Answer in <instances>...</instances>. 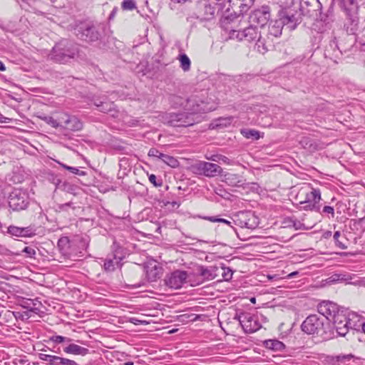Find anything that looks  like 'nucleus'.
Instances as JSON below:
<instances>
[{
  "label": "nucleus",
  "mask_w": 365,
  "mask_h": 365,
  "mask_svg": "<svg viewBox=\"0 0 365 365\" xmlns=\"http://www.w3.org/2000/svg\"><path fill=\"white\" fill-rule=\"evenodd\" d=\"M170 101L173 103V106L177 107L178 106H183L184 102L186 104L184 106L187 113H163L161 116V120L166 124H168L173 127H187L192 125L195 123L193 114L200 112L203 108H200L199 105L194 106V101L192 99H187L185 101L180 96H170Z\"/></svg>",
  "instance_id": "1"
},
{
  "label": "nucleus",
  "mask_w": 365,
  "mask_h": 365,
  "mask_svg": "<svg viewBox=\"0 0 365 365\" xmlns=\"http://www.w3.org/2000/svg\"><path fill=\"white\" fill-rule=\"evenodd\" d=\"M232 38L247 42L257 41L255 48L262 54L272 48V41H266V38L262 36V31H258L257 26L252 24L249 26L240 27L237 31L232 33Z\"/></svg>",
  "instance_id": "2"
},
{
  "label": "nucleus",
  "mask_w": 365,
  "mask_h": 365,
  "mask_svg": "<svg viewBox=\"0 0 365 365\" xmlns=\"http://www.w3.org/2000/svg\"><path fill=\"white\" fill-rule=\"evenodd\" d=\"M303 332L307 334L320 336L324 340L331 338L334 335L331 327L327 319L317 314L307 317L301 325Z\"/></svg>",
  "instance_id": "3"
},
{
  "label": "nucleus",
  "mask_w": 365,
  "mask_h": 365,
  "mask_svg": "<svg viewBox=\"0 0 365 365\" xmlns=\"http://www.w3.org/2000/svg\"><path fill=\"white\" fill-rule=\"evenodd\" d=\"M78 54V48L76 44L61 41L53 46L49 57L57 63H66L74 59Z\"/></svg>",
  "instance_id": "4"
},
{
  "label": "nucleus",
  "mask_w": 365,
  "mask_h": 365,
  "mask_svg": "<svg viewBox=\"0 0 365 365\" xmlns=\"http://www.w3.org/2000/svg\"><path fill=\"white\" fill-rule=\"evenodd\" d=\"M346 16L344 27L354 33L359 27V5L356 0H334Z\"/></svg>",
  "instance_id": "5"
},
{
  "label": "nucleus",
  "mask_w": 365,
  "mask_h": 365,
  "mask_svg": "<svg viewBox=\"0 0 365 365\" xmlns=\"http://www.w3.org/2000/svg\"><path fill=\"white\" fill-rule=\"evenodd\" d=\"M231 11L228 9L222 16L220 19L221 27L229 33L230 38H232V33L237 31L240 27L246 26L247 21L243 19L241 15H237V10L232 9Z\"/></svg>",
  "instance_id": "6"
},
{
  "label": "nucleus",
  "mask_w": 365,
  "mask_h": 365,
  "mask_svg": "<svg viewBox=\"0 0 365 365\" xmlns=\"http://www.w3.org/2000/svg\"><path fill=\"white\" fill-rule=\"evenodd\" d=\"M285 29L292 31L297 28L302 21V13L299 6H290V8L281 9L279 11V19Z\"/></svg>",
  "instance_id": "7"
},
{
  "label": "nucleus",
  "mask_w": 365,
  "mask_h": 365,
  "mask_svg": "<svg viewBox=\"0 0 365 365\" xmlns=\"http://www.w3.org/2000/svg\"><path fill=\"white\" fill-rule=\"evenodd\" d=\"M9 207L14 211L26 210L30 202L29 196L26 190L15 188L8 197Z\"/></svg>",
  "instance_id": "8"
},
{
  "label": "nucleus",
  "mask_w": 365,
  "mask_h": 365,
  "mask_svg": "<svg viewBox=\"0 0 365 365\" xmlns=\"http://www.w3.org/2000/svg\"><path fill=\"white\" fill-rule=\"evenodd\" d=\"M76 36L82 41L92 43L100 38V33L92 24L89 22H80L74 28Z\"/></svg>",
  "instance_id": "9"
},
{
  "label": "nucleus",
  "mask_w": 365,
  "mask_h": 365,
  "mask_svg": "<svg viewBox=\"0 0 365 365\" xmlns=\"http://www.w3.org/2000/svg\"><path fill=\"white\" fill-rule=\"evenodd\" d=\"M242 329L247 333H252L261 328L258 317L249 312H242L237 315Z\"/></svg>",
  "instance_id": "10"
},
{
  "label": "nucleus",
  "mask_w": 365,
  "mask_h": 365,
  "mask_svg": "<svg viewBox=\"0 0 365 365\" xmlns=\"http://www.w3.org/2000/svg\"><path fill=\"white\" fill-rule=\"evenodd\" d=\"M270 18V10L269 6H262L260 9L253 11L249 17V23L250 24L257 26H259L260 29L265 31L264 26L267 24Z\"/></svg>",
  "instance_id": "11"
},
{
  "label": "nucleus",
  "mask_w": 365,
  "mask_h": 365,
  "mask_svg": "<svg viewBox=\"0 0 365 365\" xmlns=\"http://www.w3.org/2000/svg\"><path fill=\"white\" fill-rule=\"evenodd\" d=\"M187 277V272L178 269L168 274L165 282L170 288L178 289L186 283Z\"/></svg>",
  "instance_id": "12"
},
{
  "label": "nucleus",
  "mask_w": 365,
  "mask_h": 365,
  "mask_svg": "<svg viewBox=\"0 0 365 365\" xmlns=\"http://www.w3.org/2000/svg\"><path fill=\"white\" fill-rule=\"evenodd\" d=\"M356 31H355L354 33H351L347 30L346 33L339 30L336 31L337 33V38L340 46L339 48L342 55L344 53H346L348 51H350L352 49L354 44L356 41V38L354 36Z\"/></svg>",
  "instance_id": "13"
},
{
  "label": "nucleus",
  "mask_w": 365,
  "mask_h": 365,
  "mask_svg": "<svg viewBox=\"0 0 365 365\" xmlns=\"http://www.w3.org/2000/svg\"><path fill=\"white\" fill-rule=\"evenodd\" d=\"M332 322L337 334L341 336H344L352 328L351 319L343 312L336 314Z\"/></svg>",
  "instance_id": "14"
},
{
  "label": "nucleus",
  "mask_w": 365,
  "mask_h": 365,
  "mask_svg": "<svg viewBox=\"0 0 365 365\" xmlns=\"http://www.w3.org/2000/svg\"><path fill=\"white\" fill-rule=\"evenodd\" d=\"M339 47L340 46L337 38V33L336 31H333L331 39L329 41V44L326 46L324 50L325 56L333 60L334 62H337L342 56Z\"/></svg>",
  "instance_id": "15"
},
{
  "label": "nucleus",
  "mask_w": 365,
  "mask_h": 365,
  "mask_svg": "<svg viewBox=\"0 0 365 365\" xmlns=\"http://www.w3.org/2000/svg\"><path fill=\"white\" fill-rule=\"evenodd\" d=\"M235 224L241 227L254 229L257 225V218L251 212H240L235 215Z\"/></svg>",
  "instance_id": "16"
},
{
  "label": "nucleus",
  "mask_w": 365,
  "mask_h": 365,
  "mask_svg": "<svg viewBox=\"0 0 365 365\" xmlns=\"http://www.w3.org/2000/svg\"><path fill=\"white\" fill-rule=\"evenodd\" d=\"M318 312L321 314L320 316L327 319L329 323L335 318L336 314L341 313L337 304L329 301L321 302L318 306Z\"/></svg>",
  "instance_id": "17"
},
{
  "label": "nucleus",
  "mask_w": 365,
  "mask_h": 365,
  "mask_svg": "<svg viewBox=\"0 0 365 365\" xmlns=\"http://www.w3.org/2000/svg\"><path fill=\"white\" fill-rule=\"evenodd\" d=\"M68 115V113L66 112H56L53 113L52 115H44L43 117H41V118L47 124L50 125L53 128H62L63 125V122L65 121V119Z\"/></svg>",
  "instance_id": "18"
},
{
  "label": "nucleus",
  "mask_w": 365,
  "mask_h": 365,
  "mask_svg": "<svg viewBox=\"0 0 365 365\" xmlns=\"http://www.w3.org/2000/svg\"><path fill=\"white\" fill-rule=\"evenodd\" d=\"M284 26L279 19L272 21L268 27L267 32L266 33V41H272V47L273 46L274 38L279 37Z\"/></svg>",
  "instance_id": "19"
},
{
  "label": "nucleus",
  "mask_w": 365,
  "mask_h": 365,
  "mask_svg": "<svg viewBox=\"0 0 365 365\" xmlns=\"http://www.w3.org/2000/svg\"><path fill=\"white\" fill-rule=\"evenodd\" d=\"M7 232L16 237H31L35 235V230L31 227H19L10 225L7 228Z\"/></svg>",
  "instance_id": "20"
},
{
  "label": "nucleus",
  "mask_w": 365,
  "mask_h": 365,
  "mask_svg": "<svg viewBox=\"0 0 365 365\" xmlns=\"http://www.w3.org/2000/svg\"><path fill=\"white\" fill-rule=\"evenodd\" d=\"M198 9L200 14L204 19H211L215 15V7L207 1L200 2L198 5Z\"/></svg>",
  "instance_id": "21"
},
{
  "label": "nucleus",
  "mask_w": 365,
  "mask_h": 365,
  "mask_svg": "<svg viewBox=\"0 0 365 365\" xmlns=\"http://www.w3.org/2000/svg\"><path fill=\"white\" fill-rule=\"evenodd\" d=\"M203 175L207 178H213L220 175L222 169L217 164L203 161Z\"/></svg>",
  "instance_id": "22"
},
{
  "label": "nucleus",
  "mask_w": 365,
  "mask_h": 365,
  "mask_svg": "<svg viewBox=\"0 0 365 365\" xmlns=\"http://www.w3.org/2000/svg\"><path fill=\"white\" fill-rule=\"evenodd\" d=\"M122 259L123 258L121 257L117 256L116 255L109 256L103 260V269L106 272L114 271L117 267H121L120 262Z\"/></svg>",
  "instance_id": "23"
},
{
  "label": "nucleus",
  "mask_w": 365,
  "mask_h": 365,
  "mask_svg": "<svg viewBox=\"0 0 365 365\" xmlns=\"http://www.w3.org/2000/svg\"><path fill=\"white\" fill-rule=\"evenodd\" d=\"M255 0H229L232 9L237 10L240 14L247 12L252 6Z\"/></svg>",
  "instance_id": "24"
},
{
  "label": "nucleus",
  "mask_w": 365,
  "mask_h": 365,
  "mask_svg": "<svg viewBox=\"0 0 365 365\" xmlns=\"http://www.w3.org/2000/svg\"><path fill=\"white\" fill-rule=\"evenodd\" d=\"M198 273L205 280H212L218 277L217 267H200L198 269Z\"/></svg>",
  "instance_id": "25"
},
{
  "label": "nucleus",
  "mask_w": 365,
  "mask_h": 365,
  "mask_svg": "<svg viewBox=\"0 0 365 365\" xmlns=\"http://www.w3.org/2000/svg\"><path fill=\"white\" fill-rule=\"evenodd\" d=\"M63 351L66 354L81 356H86L89 352V350L87 348L81 346L76 344H70L63 349Z\"/></svg>",
  "instance_id": "26"
},
{
  "label": "nucleus",
  "mask_w": 365,
  "mask_h": 365,
  "mask_svg": "<svg viewBox=\"0 0 365 365\" xmlns=\"http://www.w3.org/2000/svg\"><path fill=\"white\" fill-rule=\"evenodd\" d=\"M304 194L305 195L304 202L319 205L321 200V192L319 190L312 188L311 191L306 192Z\"/></svg>",
  "instance_id": "27"
},
{
  "label": "nucleus",
  "mask_w": 365,
  "mask_h": 365,
  "mask_svg": "<svg viewBox=\"0 0 365 365\" xmlns=\"http://www.w3.org/2000/svg\"><path fill=\"white\" fill-rule=\"evenodd\" d=\"M225 182L233 187H240L243 185V180L242 177L237 174L227 173L225 175Z\"/></svg>",
  "instance_id": "28"
},
{
  "label": "nucleus",
  "mask_w": 365,
  "mask_h": 365,
  "mask_svg": "<svg viewBox=\"0 0 365 365\" xmlns=\"http://www.w3.org/2000/svg\"><path fill=\"white\" fill-rule=\"evenodd\" d=\"M321 6L319 0H300V6L304 9H307V12L315 11Z\"/></svg>",
  "instance_id": "29"
},
{
  "label": "nucleus",
  "mask_w": 365,
  "mask_h": 365,
  "mask_svg": "<svg viewBox=\"0 0 365 365\" xmlns=\"http://www.w3.org/2000/svg\"><path fill=\"white\" fill-rule=\"evenodd\" d=\"M264 344L267 349L273 351H282L284 349V344L277 339H268L264 341Z\"/></svg>",
  "instance_id": "30"
},
{
  "label": "nucleus",
  "mask_w": 365,
  "mask_h": 365,
  "mask_svg": "<svg viewBox=\"0 0 365 365\" xmlns=\"http://www.w3.org/2000/svg\"><path fill=\"white\" fill-rule=\"evenodd\" d=\"M83 128L82 122L75 115H73L65 130L79 131Z\"/></svg>",
  "instance_id": "31"
},
{
  "label": "nucleus",
  "mask_w": 365,
  "mask_h": 365,
  "mask_svg": "<svg viewBox=\"0 0 365 365\" xmlns=\"http://www.w3.org/2000/svg\"><path fill=\"white\" fill-rule=\"evenodd\" d=\"M99 110L103 113H109L110 115L113 117L115 116L118 113V111L115 110V106L113 102L107 101L106 100L101 106Z\"/></svg>",
  "instance_id": "32"
},
{
  "label": "nucleus",
  "mask_w": 365,
  "mask_h": 365,
  "mask_svg": "<svg viewBox=\"0 0 365 365\" xmlns=\"http://www.w3.org/2000/svg\"><path fill=\"white\" fill-rule=\"evenodd\" d=\"M58 247L64 255H68L70 248V240L68 237H62L58 241Z\"/></svg>",
  "instance_id": "33"
},
{
  "label": "nucleus",
  "mask_w": 365,
  "mask_h": 365,
  "mask_svg": "<svg viewBox=\"0 0 365 365\" xmlns=\"http://www.w3.org/2000/svg\"><path fill=\"white\" fill-rule=\"evenodd\" d=\"M205 158L210 161L223 163L227 165H231L232 163V161L227 157L220 154H215L210 155H206Z\"/></svg>",
  "instance_id": "34"
},
{
  "label": "nucleus",
  "mask_w": 365,
  "mask_h": 365,
  "mask_svg": "<svg viewBox=\"0 0 365 365\" xmlns=\"http://www.w3.org/2000/svg\"><path fill=\"white\" fill-rule=\"evenodd\" d=\"M241 134L247 139L258 140L262 136L258 130L254 129H242L240 130Z\"/></svg>",
  "instance_id": "35"
},
{
  "label": "nucleus",
  "mask_w": 365,
  "mask_h": 365,
  "mask_svg": "<svg viewBox=\"0 0 365 365\" xmlns=\"http://www.w3.org/2000/svg\"><path fill=\"white\" fill-rule=\"evenodd\" d=\"M38 358L41 361H44L48 362L51 365H58L59 356L45 354H39Z\"/></svg>",
  "instance_id": "36"
},
{
  "label": "nucleus",
  "mask_w": 365,
  "mask_h": 365,
  "mask_svg": "<svg viewBox=\"0 0 365 365\" xmlns=\"http://www.w3.org/2000/svg\"><path fill=\"white\" fill-rule=\"evenodd\" d=\"M161 160L173 168H178L180 165L179 161L175 158L164 153L161 155Z\"/></svg>",
  "instance_id": "37"
},
{
  "label": "nucleus",
  "mask_w": 365,
  "mask_h": 365,
  "mask_svg": "<svg viewBox=\"0 0 365 365\" xmlns=\"http://www.w3.org/2000/svg\"><path fill=\"white\" fill-rule=\"evenodd\" d=\"M217 273L218 276L220 274L222 277V279L225 281H228L232 277V271L229 267H225L222 266L220 267H217Z\"/></svg>",
  "instance_id": "38"
},
{
  "label": "nucleus",
  "mask_w": 365,
  "mask_h": 365,
  "mask_svg": "<svg viewBox=\"0 0 365 365\" xmlns=\"http://www.w3.org/2000/svg\"><path fill=\"white\" fill-rule=\"evenodd\" d=\"M160 269L156 265H155L153 268L148 269L146 271L148 279L151 282L156 281V279L160 277Z\"/></svg>",
  "instance_id": "39"
},
{
  "label": "nucleus",
  "mask_w": 365,
  "mask_h": 365,
  "mask_svg": "<svg viewBox=\"0 0 365 365\" xmlns=\"http://www.w3.org/2000/svg\"><path fill=\"white\" fill-rule=\"evenodd\" d=\"M203 161H197L190 166V170L195 175H203Z\"/></svg>",
  "instance_id": "40"
},
{
  "label": "nucleus",
  "mask_w": 365,
  "mask_h": 365,
  "mask_svg": "<svg viewBox=\"0 0 365 365\" xmlns=\"http://www.w3.org/2000/svg\"><path fill=\"white\" fill-rule=\"evenodd\" d=\"M179 61L182 69L184 71H188L190 68V60L188 56L185 53L180 54L179 56Z\"/></svg>",
  "instance_id": "41"
},
{
  "label": "nucleus",
  "mask_w": 365,
  "mask_h": 365,
  "mask_svg": "<svg viewBox=\"0 0 365 365\" xmlns=\"http://www.w3.org/2000/svg\"><path fill=\"white\" fill-rule=\"evenodd\" d=\"M299 204L302 205V208L304 210L320 212L319 205L304 202V201H301Z\"/></svg>",
  "instance_id": "42"
},
{
  "label": "nucleus",
  "mask_w": 365,
  "mask_h": 365,
  "mask_svg": "<svg viewBox=\"0 0 365 365\" xmlns=\"http://www.w3.org/2000/svg\"><path fill=\"white\" fill-rule=\"evenodd\" d=\"M121 6L123 10L132 11L136 9V4L133 0H124Z\"/></svg>",
  "instance_id": "43"
},
{
  "label": "nucleus",
  "mask_w": 365,
  "mask_h": 365,
  "mask_svg": "<svg viewBox=\"0 0 365 365\" xmlns=\"http://www.w3.org/2000/svg\"><path fill=\"white\" fill-rule=\"evenodd\" d=\"M62 168H65L66 170L70 171L71 173L76 174V175H83L84 173L83 171H80L77 168L71 167L66 165L63 163H61L58 161H56Z\"/></svg>",
  "instance_id": "44"
},
{
  "label": "nucleus",
  "mask_w": 365,
  "mask_h": 365,
  "mask_svg": "<svg viewBox=\"0 0 365 365\" xmlns=\"http://www.w3.org/2000/svg\"><path fill=\"white\" fill-rule=\"evenodd\" d=\"M321 214H326L329 218L334 217V209L331 206L326 205L323 207L322 210L319 212Z\"/></svg>",
  "instance_id": "45"
},
{
  "label": "nucleus",
  "mask_w": 365,
  "mask_h": 365,
  "mask_svg": "<svg viewBox=\"0 0 365 365\" xmlns=\"http://www.w3.org/2000/svg\"><path fill=\"white\" fill-rule=\"evenodd\" d=\"M50 340L51 341L56 343V344H61V343L64 342V341H67V342L71 341V339L66 338V337H64V336H58V335L52 336L50 338Z\"/></svg>",
  "instance_id": "46"
},
{
  "label": "nucleus",
  "mask_w": 365,
  "mask_h": 365,
  "mask_svg": "<svg viewBox=\"0 0 365 365\" xmlns=\"http://www.w3.org/2000/svg\"><path fill=\"white\" fill-rule=\"evenodd\" d=\"M149 181L155 187H161L163 181L161 179H158L154 174H151L148 176Z\"/></svg>",
  "instance_id": "47"
},
{
  "label": "nucleus",
  "mask_w": 365,
  "mask_h": 365,
  "mask_svg": "<svg viewBox=\"0 0 365 365\" xmlns=\"http://www.w3.org/2000/svg\"><path fill=\"white\" fill-rule=\"evenodd\" d=\"M0 254L1 255H6V256L19 255H20V253L19 252L11 251V250H9L6 247H3V246H0Z\"/></svg>",
  "instance_id": "48"
},
{
  "label": "nucleus",
  "mask_w": 365,
  "mask_h": 365,
  "mask_svg": "<svg viewBox=\"0 0 365 365\" xmlns=\"http://www.w3.org/2000/svg\"><path fill=\"white\" fill-rule=\"evenodd\" d=\"M356 41L361 45V50L365 51V29L363 30L362 33L357 36Z\"/></svg>",
  "instance_id": "49"
},
{
  "label": "nucleus",
  "mask_w": 365,
  "mask_h": 365,
  "mask_svg": "<svg viewBox=\"0 0 365 365\" xmlns=\"http://www.w3.org/2000/svg\"><path fill=\"white\" fill-rule=\"evenodd\" d=\"M78 365V364L71 359L59 356L58 365Z\"/></svg>",
  "instance_id": "50"
},
{
  "label": "nucleus",
  "mask_w": 365,
  "mask_h": 365,
  "mask_svg": "<svg viewBox=\"0 0 365 365\" xmlns=\"http://www.w3.org/2000/svg\"><path fill=\"white\" fill-rule=\"evenodd\" d=\"M163 153H160L158 149L156 148H151L150 149L148 152V155L150 157H155L158 158V159L161 160V155H163Z\"/></svg>",
  "instance_id": "51"
},
{
  "label": "nucleus",
  "mask_w": 365,
  "mask_h": 365,
  "mask_svg": "<svg viewBox=\"0 0 365 365\" xmlns=\"http://www.w3.org/2000/svg\"><path fill=\"white\" fill-rule=\"evenodd\" d=\"M21 252L26 253V256L29 257H32L36 255L35 250L31 247H25Z\"/></svg>",
  "instance_id": "52"
},
{
  "label": "nucleus",
  "mask_w": 365,
  "mask_h": 365,
  "mask_svg": "<svg viewBox=\"0 0 365 365\" xmlns=\"http://www.w3.org/2000/svg\"><path fill=\"white\" fill-rule=\"evenodd\" d=\"M106 100V98L105 96H103L100 98H95L93 99V104L99 109Z\"/></svg>",
  "instance_id": "53"
},
{
  "label": "nucleus",
  "mask_w": 365,
  "mask_h": 365,
  "mask_svg": "<svg viewBox=\"0 0 365 365\" xmlns=\"http://www.w3.org/2000/svg\"><path fill=\"white\" fill-rule=\"evenodd\" d=\"M72 116L73 115H71L68 113V115H67V116H66V118L65 119V121L63 122V126L61 128V130H66V126L68 125V123H69Z\"/></svg>",
  "instance_id": "54"
},
{
  "label": "nucleus",
  "mask_w": 365,
  "mask_h": 365,
  "mask_svg": "<svg viewBox=\"0 0 365 365\" xmlns=\"http://www.w3.org/2000/svg\"><path fill=\"white\" fill-rule=\"evenodd\" d=\"M341 236V233L339 231H336L334 233V240H335L336 243H340L339 242V237Z\"/></svg>",
  "instance_id": "55"
},
{
  "label": "nucleus",
  "mask_w": 365,
  "mask_h": 365,
  "mask_svg": "<svg viewBox=\"0 0 365 365\" xmlns=\"http://www.w3.org/2000/svg\"><path fill=\"white\" fill-rule=\"evenodd\" d=\"M206 219L212 222H220V218L217 217H207Z\"/></svg>",
  "instance_id": "56"
},
{
  "label": "nucleus",
  "mask_w": 365,
  "mask_h": 365,
  "mask_svg": "<svg viewBox=\"0 0 365 365\" xmlns=\"http://www.w3.org/2000/svg\"><path fill=\"white\" fill-rule=\"evenodd\" d=\"M332 281L346 280V279L340 278V275L335 274L332 276Z\"/></svg>",
  "instance_id": "57"
},
{
  "label": "nucleus",
  "mask_w": 365,
  "mask_h": 365,
  "mask_svg": "<svg viewBox=\"0 0 365 365\" xmlns=\"http://www.w3.org/2000/svg\"><path fill=\"white\" fill-rule=\"evenodd\" d=\"M116 11H117V8H115V9H113V11H111V13L110 14V16H109L110 19H113L115 16V15L116 14Z\"/></svg>",
  "instance_id": "58"
},
{
  "label": "nucleus",
  "mask_w": 365,
  "mask_h": 365,
  "mask_svg": "<svg viewBox=\"0 0 365 365\" xmlns=\"http://www.w3.org/2000/svg\"><path fill=\"white\" fill-rule=\"evenodd\" d=\"M348 359V356H337V360H338L339 361H344V360H346V359Z\"/></svg>",
  "instance_id": "59"
},
{
  "label": "nucleus",
  "mask_w": 365,
  "mask_h": 365,
  "mask_svg": "<svg viewBox=\"0 0 365 365\" xmlns=\"http://www.w3.org/2000/svg\"><path fill=\"white\" fill-rule=\"evenodd\" d=\"M71 205V203L70 202H68V203H65V204H63L61 205L60 208L62 209V210H66V208L67 207H69Z\"/></svg>",
  "instance_id": "60"
},
{
  "label": "nucleus",
  "mask_w": 365,
  "mask_h": 365,
  "mask_svg": "<svg viewBox=\"0 0 365 365\" xmlns=\"http://www.w3.org/2000/svg\"><path fill=\"white\" fill-rule=\"evenodd\" d=\"M8 118L0 114V122L1 123H6V120Z\"/></svg>",
  "instance_id": "61"
},
{
  "label": "nucleus",
  "mask_w": 365,
  "mask_h": 365,
  "mask_svg": "<svg viewBox=\"0 0 365 365\" xmlns=\"http://www.w3.org/2000/svg\"><path fill=\"white\" fill-rule=\"evenodd\" d=\"M6 70V67L4 65L3 62L0 61V71H4Z\"/></svg>",
  "instance_id": "62"
},
{
  "label": "nucleus",
  "mask_w": 365,
  "mask_h": 365,
  "mask_svg": "<svg viewBox=\"0 0 365 365\" xmlns=\"http://www.w3.org/2000/svg\"><path fill=\"white\" fill-rule=\"evenodd\" d=\"M220 222H222V223H225V224H227V225H230V222H229L227 220L223 219V218H220Z\"/></svg>",
  "instance_id": "63"
},
{
  "label": "nucleus",
  "mask_w": 365,
  "mask_h": 365,
  "mask_svg": "<svg viewBox=\"0 0 365 365\" xmlns=\"http://www.w3.org/2000/svg\"><path fill=\"white\" fill-rule=\"evenodd\" d=\"M297 274H298V272H293L290 273V274L288 275V277H289V278H292V277H294L295 275H297Z\"/></svg>",
  "instance_id": "64"
}]
</instances>
